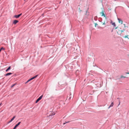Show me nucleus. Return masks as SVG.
<instances>
[{
  "mask_svg": "<svg viewBox=\"0 0 129 129\" xmlns=\"http://www.w3.org/2000/svg\"><path fill=\"white\" fill-rule=\"evenodd\" d=\"M121 27H121L118 29L116 31L118 35L120 34L122 32H123L125 31L124 29H123L122 30L121 29Z\"/></svg>",
  "mask_w": 129,
  "mask_h": 129,
  "instance_id": "1",
  "label": "nucleus"
},
{
  "mask_svg": "<svg viewBox=\"0 0 129 129\" xmlns=\"http://www.w3.org/2000/svg\"><path fill=\"white\" fill-rule=\"evenodd\" d=\"M43 96V95H42L36 101V103H37L42 98Z\"/></svg>",
  "mask_w": 129,
  "mask_h": 129,
  "instance_id": "2",
  "label": "nucleus"
},
{
  "mask_svg": "<svg viewBox=\"0 0 129 129\" xmlns=\"http://www.w3.org/2000/svg\"><path fill=\"white\" fill-rule=\"evenodd\" d=\"M20 123L21 122H19L16 125H15V127L13 129H15L16 127H17L20 124Z\"/></svg>",
  "mask_w": 129,
  "mask_h": 129,
  "instance_id": "3",
  "label": "nucleus"
},
{
  "mask_svg": "<svg viewBox=\"0 0 129 129\" xmlns=\"http://www.w3.org/2000/svg\"><path fill=\"white\" fill-rule=\"evenodd\" d=\"M21 15L22 13H21L20 14H19L18 15H15L14 17L16 18H19Z\"/></svg>",
  "mask_w": 129,
  "mask_h": 129,
  "instance_id": "4",
  "label": "nucleus"
},
{
  "mask_svg": "<svg viewBox=\"0 0 129 129\" xmlns=\"http://www.w3.org/2000/svg\"><path fill=\"white\" fill-rule=\"evenodd\" d=\"M118 20L119 23H121V24H122L123 21L121 19L119 18H118Z\"/></svg>",
  "mask_w": 129,
  "mask_h": 129,
  "instance_id": "5",
  "label": "nucleus"
},
{
  "mask_svg": "<svg viewBox=\"0 0 129 129\" xmlns=\"http://www.w3.org/2000/svg\"><path fill=\"white\" fill-rule=\"evenodd\" d=\"M100 14H102V16H104V17H105V14L104 13V12L103 11L102 12L100 13Z\"/></svg>",
  "mask_w": 129,
  "mask_h": 129,
  "instance_id": "6",
  "label": "nucleus"
},
{
  "mask_svg": "<svg viewBox=\"0 0 129 129\" xmlns=\"http://www.w3.org/2000/svg\"><path fill=\"white\" fill-rule=\"evenodd\" d=\"M18 22V21L17 20H15L13 22V23L16 24V23Z\"/></svg>",
  "mask_w": 129,
  "mask_h": 129,
  "instance_id": "7",
  "label": "nucleus"
},
{
  "mask_svg": "<svg viewBox=\"0 0 129 129\" xmlns=\"http://www.w3.org/2000/svg\"><path fill=\"white\" fill-rule=\"evenodd\" d=\"M38 76V75H36L34 76V77H32L30 79V80H31L34 79V78H36Z\"/></svg>",
  "mask_w": 129,
  "mask_h": 129,
  "instance_id": "8",
  "label": "nucleus"
},
{
  "mask_svg": "<svg viewBox=\"0 0 129 129\" xmlns=\"http://www.w3.org/2000/svg\"><path fill=\"white\" fill-rule=\"evenodd\" d=\"M114 105V104L113 102H112L111 105L109 107H108V108L109 109L110 107L113 106Z\"/></svg>",
  "mask_w": 129,
  "mask_h": 129,
  "instance_id": "9",
  "label": "nucleus"
},
{
  "mask_svg": "<svg viewBox=\"0 0 129 129\" xmlns=\"http://www.w3.org/2000/svg\"><path fill=\"white\" fill-rule=\"evenodd\" d=\"M12 74V73H8L7 74H6L5 75V76H8L9 75Z\"/></svg>",
  "mask_w": 129,
  "mask_h": 129,
  "instance_id": "10",
  "label": "nucleus"
},
{
  "mask_svg": "<svg viewBox=\"0 0 129 129\" xmlns=\"http://www.w3.org/2000/svg\"><path fill=\"white\" fill-rule=\"evenodd\" d=\"M55 114V113L54 112H53V113H51L50 114V115L49 116V117H50V116H52L53 115H54Z\"/></svg>",
  "mask_w": 129,
  "mask_h": 129,
  "instance_id": "11",
  "label": "nucleus"
},
{
  "mask_svg": "<svg viewBox=\"0 0 129 129\" xmlns=\"http://www.w3.org/2000/svg\"><path fill=\"white\" fill-rule=\"evenodd\" d=\"M11 69V67L10 66L9 67V68L6 70V72H7L9 70H10Z\"/></svg>",
  "mask_w": 129,
  "mask_h": 129,
  "instance_id": "12",
  "label": "nucleus"
},
{
  "mask_svg": "<svg viewBox=\"0 0 129 129\" xmlns=\"http://www.w3.org/2000/svg\"><path fill=\"white\" fill-rule=\"evenodd\" d=\"M15 116H14L11 119V120L12 121L13 120H14V119L15 118Z\"/></svg>",
  "mask_w": 129,
  "mask_h": 129,
  "instance_id": "13",
  "label": "nucleus"
},
{
  "mask_svg": "<svg viewBox=\"0 0 129 129\" xmlns=\"http://www.w3.org/2000/svg\"><path fill=\"white\" fill-rule=\"evenodd\" d=\"M31 80H30V79H29L28 80L26 83H28V82H29V81H30Z\"/></svg>",
  "mask_w": 129,
  "mask_h": 129,
  "instance_id": "14",
  "label": "nucleus"
},
{
  "mask_svg": "<svg viewBox=\"0 0 129 129\" xmlns=\"http://www.w3.org/2000/svg\"><path fill=\"white\" fill-rule=\"evenodd\" d=\"M112 24L114 26H115V23L114 22V23H112Z\"/></svg>",
  "mask_w": 129,
  "mask_h": 129,
  "instance_id": "15",
  "label": "nucleus"
},
{
  "mask_svg": "<svg viewBox=\"0 0 129 129\" xmlns=\"http://www.w3.org/2000/svg\"><path fill=\"white\" fill-rule=\"evenodd\" d=\"M128 35H126L125 37H124L125 38H128V39H129V38H128Z\"/></svg>",
  "mask_w": 129,
  "mask_h": 129,
  "instance_id": "16",
  "label": "nucleus"
},
{
  "mask_svg": "<svg viewBox=\"0 0 129 129\" xmlns=\"http://www.w3.org/2000/svg\"><path fill=\"white\" fill-rule=\"evenodd\" d=\"M0 49L2 50H4L5 49L3 47H2Z\"/></svg>",
  "mask_w": 129,
  "mask_h": 129,
  "instance_id": "17",
  "label": "nucleus"
},
{
  "mask_svg": "<svg viewBox=\"0 0 129 129\" xmlns=\"http://www.w3.org/2000/svg\"><path fill=\"white\" fill-rule=\"evenodd\" d=\"M98 25V24L97 23H95V27H96V26Z\"/></svg>",
  "mask_w": 129,
  "mask_h": 129,
  "instance_id": "18",
  "label": "nucleus"
},
{
  "mask_svg": "<svg viewBox=\"0 0 129 129\" xmlns=\"http://www.w3.org/2000/svg\"><path fill=\"white\" fill-rule=\"evenodd\" d=\"M121 78H125L126 77H125L123 76H121Z\"/></svg>",
  "mask_w": 129,
  "mask_h": 129,
  "instance_id": "19",
  "label": "nucleus"
},
{
  "mask_svg": "<svg viewBox=\"0 0 129 129\" xmlns=\"http://www.w3.org/2000/svg\"><path fill=\"white\" fill-rule=\"evenodd\" d=\"M67 123V122H64L63 123V124H66Z\"/></svg>",
  "mask_w": 129,
  "mask_h": 129,
  "instance_id": "20",
  "label": "nucleus"
},
{
  "mask_svg": "<svg viewBox=\"0 0 129 129\" xmlns=\"http://www.w3.org/2000/svg\"><path fill=\"white\" fill-rule=\"evenodd\" d=\"M103 25H105V22H104V23H103V24H102Z\"/></svg>",
  "mask_w": 129,
  "mask_h": 129,
  "instance_id": "21",
  "label": "nucleus"
},
{
  "mask_svg": "<svg viewBox=\"0 0 129 129\" xmlns=\"http://www.w3.org/2000/svg\"><path fill=\"white\" fill-rule=\"evenodd\" d=\"M15 84H13L12 86L11 87H13V86H14L15 85Z\"/></svg>",
  "mask_w": 129,
  "mask_h": 129,
  "instance_id": "22",
  "label": "nucleus"
},
{
  "mask_svg": "<svg viewBox=\"0 0 129 129\" xmlns=\"http://www.w3.org/2000/svg\"><path fill=\"white\" fill-rule=\"evenodd\" d=\"M12 121L11 120L9 121V123H10V122H12Z\"/></svg>",
  "mask_w": 129,
  "mask_h": 129,
  "instance_id": "23",
  "label": "nucleus"
},
{
  "mask_svg": "<svg viewBox=\"0 0 129 129\" xmlns=\"http://www.w3.org/2000/svg\"><path fill=\"white\" fill-rule=\"evenodd\" d=\"M118 28V27H116L115 28V29H117V28Z\"/></svg>",
  "mask_w": 129,
  "mask_h": 129,
  "instance_id": "24",
  "label": "nucleus"
},
{
  "mask_svg": "<svg viewBox=\"0 0 129 129\" xmlns=\"http://www.w3.org/2000/svg\"><path fill=\"white\" fill-rule=\"evenodd\" d=\"M70 121H68L67 122V123H69L70 122Z\"/></svg>",
  "mask_w": 129,
  "mask_h": 129,
  "instance_id": "25",
  "label": "nucleus"
},
{
  "mask_svg": "<svg viewBox=\"0 0 129 129\" xmlns=\"http://www.w3.org/2000/svg\"><path fill=\"white\" fill-rule=\"evenodd\" d=\"M124 27H125V24H124Z\"/></svg>",
  "mask_w": 129,
  "mask_h": 129,
  "instance_id": "26",
  "label": "nucleus"
},
{
  "mask_svg": "<svg viewBox=\"0 0 129 129\" xmlns=\"http://www.w3.org/2000/svg\"><path fill=\"white\" fill-rule=\"evenodd\" d=\"M127 73V74H129V73Z\"/></svg>",
  "mask_w": 129,
  "mask_h": 129,
  "instance_id": "27",
  "label": "nucleus"
},
{
  "mask_svg": "<svg viewBox=\"0 0 129 129\" xmlns=\"http://www.w3.org/2000/svg\"><path fill=\"white\" fill-rule=\"evenodd\" d=\"M1 104H2V103H1V104H0V106H1Z\"/></svg>",
  "mask_w": 129,
  "mask_h": 129,
  "instance_id": "28",
  "label": "nucleus"
},
{
  "mask_svg": "<svg viewBox=\"0 0 129 129\" xmlns=\"http://www.w3.org/2000/svg\"><path fill=\"white\" fill-rule=\"evenodd\" d=\"M80 11H81V10H80Z\"/></svg>",
  "mask_w": 129,
  "mask_h": 129,
  "instance_id": "29",
  "label": "nucleus"
},
{
  "mask_svg": "<svg viewBox=\"0 0 129 129\" xmlns=\"http://www.w3.org/2000/svg\"><path fill=\"white\" fill-rule=\"evenodd\" d=\"M80 11H81V10H80Z\"/></svg>",
  "mask_w": 129,
  "mask_h": 129,
  "instance_id": "30",
  "label": "nucleus"
}]
</instances>
